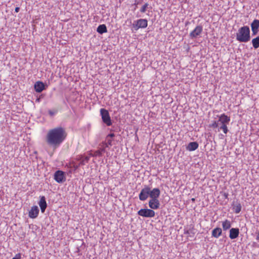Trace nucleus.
I'll return each mask as SVG.
<instances>
[{
    "instance_id": "f257e3e1",
    "label": "nucleus",
    "mask_w": 259,
    "mask_h": 259,
    "mask_svg": "<svg viewBox=\"0 0 259 259\" xmlns=\"http://www.w3.org/2000/svg\"><path fill=\"white\" fill-rule=\"evenodd\" d=\"M67 134L62 127H57L49 131L46 136L47 144L56 149L59 147L66 139Z\"/></svg>"
},
{
    "instance_id": "f03ea898",
    "label": "nucleus",
    "mask_w": 259,
    "mask_h": 259,
    "mask_svg": "<svg viewBox=\"0 0 259 259\" xmlns=\"http://www.w3.org/2000/svg\"><path fill=\"white\" fill-rule=\"evenodd\" d=\"M250 29L247 26L240 27L236 33V39L240 42H246L250 40Z\"/></svg>"
},
{
    "instance_id": "7ed1b4c3",
    "label": "nucleus",
    "mask_w": 259,
    "mask_h": 259,
    "mask_svg": "<svg viewBox=\"0 0 259 259\" xmlns=\"http://www.w3.org/2000/svg\"><path fill=\"white\" fill-rule=\"evenodd\" d=\"M158 190H159V189L158 188H155L151 190L149 186H145L144 188L141 190L139 195V199L143 201L146 200L149 197L151 198L154 195H155L156 192H157Z\"/></svg>"
},
{
    "instance_id": "20e7f679",
    "label": "nucleus",
    "mask_w": 259,
    "mask_h": 259,
    "mask_svg": "<svg viewBox=\"0 0 259 259\" xmlns=\"http://www.w3.org/2000/svg\"><path fill=\"white\" fill-rule=\"evenodd\" d=\"M218 116L219 117L218 122L219 123V131L222 130L226 134L228 132L227 124L230 121V117L224 113Z\"/></svg>"
},
{
    "instance_id": "39448f33",
    "label": "nucleus",
    "mask_w": 259,
    "mask_h": 259,
    "mask_svg": "<svg viewBox=\"0 0 259 259\" xmlns=\"http://www.w3.org/2000/svg\"><path fill=\"white\" fill-rule=\"evenodd\" d=\"M160 195V191L158 190V191L156 192L155 195H154L149 200V206L152 210L157 209L159 208L160 204L158 198Z\"/></svg>"
},
{
    "instance_id": "423d86ee",
    "label": "nucleus",
    "mask_w": 259,
    "mask_h": 259,
    "mask_svg": "<svg viewBox=\"0 0 259 259\" xmlns=\"http://www.w3.org/2000/svg\"><path fill=\"white\" fill-rule=\"evenodd\" d=\"M148 26V21L146 19H140L134 21L132 27L135 30L140 28H145Z\"/></svg>"
},
{
    "instance_id": "0eeeda50",
    "label": "nucleus",
    "mask_w": 259,
    "mask_h": 259,
    "mask_svg": "<svg viewBox=\"0 0 259 259\" xmlns=\"http://www.w3.org/2000/svg\"><path fill=\"white\" fill-rule=\"evenodd\" d=\"M100 114L103 122L106 124V125L110 126L112 125V121L109 115V113L106 109L104 108H101L100 109Z\"/></svg>"
},
{
    "instance_id": "6e6552de",
    "label": "nucleus",
    "mask_w": 259,
    "mask_h": 259,
    "mask_svg": "<svg viewBox=\"0 0 259 259\" xmlns=\"http://www.w3.org/2000/svg\"><path fill=\"white\" fill-rule=\"evenodd\" d=\"M138 214L145 218H153L155 215V212L151 208H142L138 211Z\"/></svg>"
},
{
    "instance_id": "1a4fd4ad",
    "label": "nucleus",
    "mask_w": 259,
    "mask_h": 259,
    "mask_svg": "<svg viewBox=\"0 0 259 259\" xmlns=\"http://www.w3.org/2000/svg\"><path fill=\"white\" fill-rule=\"evenodd\" d=\"M203 30V27L201 25L197 26L195 29L189 34V36L191 39L197 38L201 34Z\"/></svg>"
},
{
    "instance_id": "9d476101",
    "label": "nucleus",
    "mask_w": 259,
    "mask_h": 259,
    "mask_svg": "<svg viewBox=\"0 0 259 259\" xmlns=\"http://www.w3.org/2000/svg\"><path fill=\"white\" fill-rule=\"evenodd\" d=\"M54 179L59 183H61L65 181V178L64 172L61 170L56 171L54 174Z\"/></svg>"
},
{
    "instance_id": "9b49d317",
    "label": "nucleus",
    "mask_w": 259,
    "mask_h": 259,
    "mask_svg": "<svg viewBox=\"0 0 259 259\" xmlns=\"http://www.w3.org/2000/svg\"><path fill=\"white\" fill-rule=\"evenodd\" d=\"M39 213V209L37 206L34 205L31 207L28 213L30 218L35 219L37 217Z\"/></svg>"
},
{
    "instance_id": "f8f14e48",
    "label": "nucleus",
    "mask_w": 259,
    "mask_h": 259,
    "mask_svg": "<svg viewBox=\"0 0 259 259\" xmlns=\"http://www.w3.org/2000/svg\"><path fill=\"white\" fill-rule=\"evenodd\" d=\"M38 204L40 208L41 212L44 213L47 207L46 198L44 196H40V200L38 202Z\"/></svg>"
},
{
    "instance_id": "ddd939ff",
    "label": "nucleus",
    "mask_w": 259,
    "mask_h": 259,
    "mask_svg": "<svg viewBox=\"0 0 259 259\" xmlns=\"http://www.w3.org/2000/svg\"><path fill=\"white\" fill-rule=\"evenodd\" d=\"M239 234V230L238 228H231L230 230L229 237L231 239L237 238Z\"/></svg>"
},
{
    "instance_id": "4468645a",
    "label": "nucleus",
    "mask_w": 259,
    "mask_h": 259,
    "mask_svg": "<svg viewBox=\"0 0 259 259\" xmlns=\"http://www.w3.org/2000/svg\"><path fill=\"white\" fill-rule=\"evenodd\" d=\"M34 89L37 93L41 92L45 89L44 83L41 81H37L34 84Z\"/></svg>"
},
{
    "instance_id": "2eb2a0df",
    "label": "nucleus",
    "mask_w": 259,
    "mask_h": 259,
    "mask_svg": "<svg viewBox=\"0 0 259 259\" xmlns=\"http://www.w3.org/2000/svg\"><path fill=\"white\" fill-rule=\"evenodd\" d=\"M198 144L196 142H190L186 147V149L189 151H193L198 148Z\"/></svg>"
},
{
    "instance_id": "dca6fc26",
    "label": "nucleus",
    "mask_w": 259,
    "mask_h": 259,
    "mask_svg": "<svg viewBox=\"0 0 259 259\" xmlns=\"http://www.w3.org/2000/svg\"><path fill=\"white\" fill-rule=\"evenodd\" d=\"M222 233V230L221 228L217 227L214 228L211 233V236L215 238H218Z\"/></svg>"
},
{
    "instance_id": "f3484780",
    "label": "nucleus",
    "mask_w": 259,
    "mask_h": 259,
    "mask_svg": "<svg viewBox=\"0 0 259 259\" xmlns=\"http://www.w3.org/2000/svg\"><path fill=\"white\" fill-rule=\"evenodd\" d=\"M231 227V222L228 220H225L222 222V227L224 231H227Z\"/></svg>"
},
{
    "instance_id": "a211bd4d",
    "label": "nucleus",
    "mask_w": 259,
    "mask_h": 259,
    "mask_svg": "<svg viewBox=\"0 0 259 259\" xmlns=\"http://www.w3.org/2000/svg\"><path fill=\"white\" fill-rule=\"evenodd\" d=\"M97 31L100 34H103L107 32V29L105 24L100 25L97 29Z\"/></svg>"
},
{
    "instance_id": "6ab92c4d",
    "label": "nucleus",
    "mask_w": 259,
    "mask_h": 259,
    "mask_svg": "<svg viewBox=\"0 0 259 259\" xmlns=\"http://www.w3.org/2000/svg\"><path fill=\"white\" fill-rule=\"evenodd\" d=\"M241 205L240 203H237L233 206V209L235 213H239L241 210Z\"/></svg>"
},
{
    "instance_id": "aec40b11",
    "label": "nucleus",
    "mask_w": 259,
    "mask_h": 259,
    "mask_svg": "<svg viewBox=\"0 0 259 259\" xmlns=\"http://www.w3.org/2000/svg\"><path fill=\"white\" fill-rule=\"evenodd\" d=\"M252 44L254 49H257L259 47V36L253 38L252 40Z\"/></svg>"
},
{
    "instance_id": "412c9836",
    "label": "nucleus",
    "mask_w": 259,
    "mask_h": 259,
    "mask_svg": "<svg viewBox=\"0 0 259 259\" xmlns=\"http://www.w3.org/2000/svg\"><path fill=\"white\" fill-rule=\"evenodd\" d=\"M251 28L258 29L259 28V20L254 19L251 23Z\"/></svg>"
},
{
    "instance_id": "4be33fe9",
    "label": "nucleus",
    "mask_w": 259,
    "mask_h": 259,
    "mask_svg": "<svg viewBox=\"0 0 259 259\" xmlns=\"http://www.w3.org/2000/svg\"><path fill=\"white\" fill-rule=\"evenodd\" d=\"M90 155L93 157H101L102 156L101 152L98 150L94 151L93 153H90Z\"/></svg>"
},
{
    "instance_id": "5701e85b",
    "label": "nucleus",
    "mask_w": 259,
    "mask_h": 259,
    "mask_svg": "<svg viewBox=\"0 0 259 259\" xmlns=\"http://www.w3.org/2000/svg\"><path fill=\"white\" fill-rule=\"evenodd\" d=\"M210 127L212 128H219V123L218 122V120L217 121H214L213 123L210 125Z\"/></svg>"
},
{
    "instance_id": "b1692460",
    "label": "nucleus",
    "mask_w": 259,
    "mask_h": 259,
    "mask_svg": "<svg viewBox=\"0 0 259 259\" xmlns=\"http://www.w3.org/2000/svg\"><path fill=\"white\" fill-rule=\"evenodd\" d=\"M149 6L148 3L145 4L143 7L141 8L140 10V12L141 13H145L146 11L147 8H148V6Z\"/></svg>"
},
{
    "instance_id": "393cba45",
    "label": "nucleus",
    "mask_w": 259,
    "mask_h": 259,
    "mask_svg": "<svg viewBox=\"0 0 259 259\" xmlns=\"http://www.w3.org/2000/svg\"><path fill=\"white\" fill-rule=\"evenodd\" d=\"M184 234L186 235H188L190 237H193L194 233L192 232L191 230H185L184 232Z\"/></svg>"
},
{
    "instance_id": "a878e982",
    "label": "nucleus",
    "mask_w": 259,
    "mask_h": 259,
    "mask_svg": "<svg viewBox=\"0 0 259 259\" xmlns=\"http://www.w3.org/2000/svg\"><path fill=\"white\" fill-rule=\"evenodd\" d=\"M101 147L99 148L98 150L101 152L102 155H103V153L106 152V149L105 147H103L102 145V144L100 145Z\"/></svg>"
},
{
    "instance_id": "bb28decb",
    "label": "nucleus",
    "mask_w": 259,
    "mask_h": 259,
    "mask_svg": "<svg viewBox=\"0 0 259 259\" xmlns=\"http://www.w3.org/2000/svg\"><path fill=\"white\" fill-rule=\"evenodd\" d=\"M57 111L56 110H49V114L51 116H53L54 115H55L57 113Z\"/></svg>"
},
{
    "instance_id": "cd10ccee",
    "label": "nucleus",
    "mask_w": 259,
    "mask_h": 259,
    "mask_svg": "<svg viewBox=\"0 0 259 259\" xmlns=\"http://www.w3.org/2000/svg\"><path fill=\"white\" fill-rule=\"evenodd\" d=\"M89 157L88 156H85V157L83 158V159L82 160V161L81 162V163L82 164H84V162H88V161L89 160Z\"/></svg>"
},
{
    "instance_id": "c85d7f7f",
    "label": "nucleus",
    "mask_w": 259,
    "mask_h": 259,
    "mask_svg": "<svg viewBox=\"0 0 259 259\" xmlns=\"http://www.w3.org/2000/svg\"><path fill=\"white\" fill-rule=\"evenodd\" d=\"M251 30H252V34L253 35H256L258 31V29H257L251 28Z\"/></svg>"
},
{
    "instance_id": "c756f323",
    "label": "nucleus",
    "mask_w": 259,
    "mask_h": 259,
    "mask_svg": "<svg viewBox=\"0 0 259 259\" xmlns=\"http://www.w3.org/2000/svg\"><path fill=\"white\" fill-rule=\"evenodd\" d=\"M21 254L19 253L15 255V256L12 259H21Z\"/></svg>"
},
{
    "instance_id": "7c9ffc66",
    "label": "nucleus",
    "mask_w": 259,
    "mask_h": 259,
    "mask_svg": "<svg viewBox=\"0 0 259 259\" xmlns=\"http://www.w3.org/2000/svg\"><path fill=\"white\" fill-rule=\"evenodd\" d=\"M255 235H256L255 240L257 242H259V230L256 231Z\"/></svg>"
},
{
    "instance_id": "2f4dec72",
    "label": "nucleus",
    "mask_w": 259,
    "mask_h": 259,
    "mask_svg": "<svg viewBox=\"0 0 259 259\" xmlns=\"http://www.w3.org/2000/svg\"><path fill=\"white\" fill-rule=\"evenodd\" d=\"M106 143H107V144H108L109 146H111L112 143V140L109 139V138H108V139L107 138V142H106Z\"/></svg>"
},
{
    "instance_id": "473e14b6",
    "label": "nucleus",
    "mask_w": 259,
    "mask_h": 259,
    "mask_svg": "<svg viewBox=\"0 0 259 259\" xmlns=\"http://www.w3.org/2000/svg\"><path fill=\"white\" fill-rule=\"evenodd\" d=\"M102 145L103 146V147H105V149L109 146V145L107 144V143H106V142L102 143Z\"/></svg>"
},
{
    "instance_id": "72a5a7b5",
    "label": "nucleus",
    "mask_w": 259,
    "mask_h": 259,
    "mask_svg": "<svg viewBox=\"0 0 259 259\" xmlns=\"http://www.w3.org/2000/svg\"><path fill=\"white\" fill-rule=\"evenodd\" d=\"M114 136H115V135L113 133H111V134H109L107 136V139L109 138H112L114 137Z\"/></svg>"
},
{
    "instance_id": "f704fd0d",
    "label": "nucleus",
    "mask_w": 259,
    "mask_h": 259,
    "mask_svg": "<svg viewBox=\"0 0 259 259\" xmlns=\"http://www.w3.org/2000/svg\"><path fill=\"white\" fill-rule=\"evenodd\" d=\"M20 10V8L19 7H16L15 9V11L16 13H18Z\"/></svg>"
},
{
    "instance_id": "c9c22d12",
    "label": "nucleus",
    "mask_w": 259,
    "mask_h": 259,
    "mask_svg": "<svg viewBox=\"0 0 259 259\" xmlns=\"http://www.w3.org/2000/svg\"><path fill=\"white\" fill-rule=\"evenodd\" d=\"M36 101L39 102V98L37 99L36 100Z\"/></svg>"
}]
</instances>
